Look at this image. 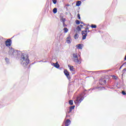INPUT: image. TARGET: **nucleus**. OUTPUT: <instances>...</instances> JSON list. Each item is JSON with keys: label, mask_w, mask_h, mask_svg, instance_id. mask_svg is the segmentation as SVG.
Masks as SVG:
<instances>
[{"label": "nucleus", "mask_w": 126, "mask_h": 126, "mask_svg": "<svg viewBox=\"0 0 126 126\" xmlns=\"http://www.w3.org/2000/svg\"><path fill=\"white\" fill-rule=\"evenodd\" d=\"M29 63V59L26 54H23L21 58V64L23 66H26Z\"/></svg>", "instance_id": "f257e3e1"}, {"label": "nucleus", "mask_w": 126, "mask_h": 126, "mask_svg": "<svg viewBox=\"0 0 126 126\" xmlns=\"http://www.w3.org/2000/svg\"><path fill=\"white\" fill-rule=\"evenodd\" d=\"M83 99H84V97L81 95L78 96L76 99L74 101L75 104H80V103L83 101Z\"/></svg>", "instance_id": "f03ea898"}, {"label": "nucleus", "mask_w": 126, "mask_h": 126, "mask_svg": "<svg viewBox=\"0 0 126 126\" xmlns=\"http://www.w3.org/2000/svg\"><path fill=\"white\" fill-rule=\"evenodd\" d=\"M73 60L75 63H81L80 60L79 59L78 60V57L77 56V54H73Z\"/></svg>", "instance_id": "7ed1b4c3"}, {"label": "nucleus", "mask_w": 126, "mask_h": 126, "mask_svg": "<svg viewBox=\"0 0 126 126\" xmlns=\"http://www.w3.org/2000/svg\"><path fill=\"white\" fill-rule=\"evenodd\" d=\"M82 35L83 36L82 39L85 40V39H86V37L87 36V31H83L82 32Z\"/></svg>", "instance_id": "20e7f679"}, {"label": "nucleus", "mask_w": 126, "mask_h": 126, "mask_svg": "<svg viewBox=\"0 0 126 126\" xmlns=\"http://www.w3.org/2000/svg\"><path fill=\"white\" fill-rule=\"evenodd\" d=\"M66 43H67V44H70V43H71V37H70V35H69L66 38Z\"/></svg>", "instance_id": "39448f33"}, {"label": "nucleus", "mask_w": 126, "mask_h": 126, "mask_svg": "<svg viewBox=\"0 0 126 126\" xmlns=\"http://www.w3.org/2000/svg\"><path fill=\"white\" fill-rule=\"evenodd\" d=\"M64 73L68 79H69V73L67 70H64Z\"/></svg>", "instance_id": "423d86ee"}, {"label": "nucleus", "mask_w": 126, "mask_h": 126, "mask_svg": "<svg viewBox=\"0 0 126 126\" xmlns=\"http://www.w3.org/2000/svg\"><path fill=\"white\" fill-rule=\"evenodd\" d=\"M76 47L77 49H80V50H82V48H83V44H79L76 45Z\"/></svg>", "instance_id": "0eeeda50"}, {"label": "nucleus", "mask_w": 126, "mask_h": 126, "mask_svg": "<svg viewBox=\"0 0 126 126\" xmlns=\"http://www.w3.org/2000/svg\"><path fill=\"white\" fill-rule=\"evenodd\" d=\"M11 42V41H10V40H6L5 42L6 46H7V47H9L10 46V45H11V44L10 43Z\"/></svg>", "instance_id": "6e6552de"}, {"label": "nucleus", "mask_w": 126, "mask_h": 126, "mask_svg": "<svg viewBox=\"0 0 126 126\" xmlns=\"http://www.w3.org/2000/svg\"><path fill=\"white\" fill-rule=\"evenodd\" d=\"M71 123V122H70V120H69V119L67 120L65 123V126H69L70 125Z\"/></svg>", "instance_id": "1a4fd4ad"}, {"label": "nucleus", "mask_w": 126, "mask_h": 126, "mask_svg": "<svg viewBox=\"0 0 126 126\" xmlns=\"http://www.w3.org/2000/svg\"><path fill=\"white\" fill-rule=\"evenodd\" d=\"M68 67H69V69L71 71H74V68H73V66L68 65Z\"/></svg>", "instance_id": "9d476101"}, {"label": "nucleus", "mask_w": 126, "mask_h": 126, "mask_svg": "<svg viewBox=\"0 0 126 126\" xmlns=\"http://www.w3.org/2000/svg\"><path fill=\"white\" fill-rule=\"evenodd\" d=\"M61 22H63V24H64V22L65 21V19L63 17H62L61 19Z\"/></svg>", "instance_id": "9b49d317"}, {"label": "nucleus", "mask_w": 126, "mask_h": 126, "mask_svg": "<svg viewBox=\"0 0 126 126\" xmlns=\"http://www.w3.org/2000/svg\"><path fill=\"white\" fill-rule=\"evenodd\" d=\"M9 53L11 55H14V50L12 49L9 51Z\"/></svg>", "instance_id": "f8f14e48"}, {"label": "nucleus", "mask_w": 126, "mask_h": 126, "mask_svg": "<svg viewBox=\"0 0 126 126\" xmlns=\"http://www.w3.org/2000/svg\"><path fill=\"white\" fill-rule=\"evenodd\" d=\"M55 67H56V68H59V67H60V64H59V63H58V62H57L56 63H55Z\"/></svg>", "instance_id": "ddd939ff"}, {"label": "nucleus", "mask_w": 126, "mask_h": 126, "mask_svg": "<svg viewBox=\"0 0 126 126\" xmlns=\"http://www.w3.org/2000/svg\"><path fill=\"white\" fill-rule=\"evenodd\" d=\"M53 13H57V12H58V9H57V8H54L53 9Z\"/></svg>", "instance_id": "4468645a"}, {"label": "nucleus", "mask_w": 126, "mask_h": 126, "mask_svg": "<svg viewBox=\"0 0 126 126\" xmlns=\"http://www.w3.org/2000/svg\"><path fill=\"white\" fill-rule=\"evenodd\" d=\"M63 30L64 31V33H67V32H68V29L66 28H64Z\"/></svg>", "instance_id": "2eb2a0df"}, {"label": "nucleus", "mask_w": 126, "mask_h": 126, "mask_svg": "<svg viewBox=\"0 0 126 126\" xmlns=\"http://www.w3.org/2000/svg\"><path fill=\"white\" fill-rule=\"evenodd\" d=\"M81 4V1H78L76 3V6H79Z\"/></svg>", "instance_id": "dca6fc26"}, {"label": "nucleus", "mask_w": 126, "mask_h": 126, "mask_svg": "<svg viewBox=\"0 0 126 126\" xmlns=\"http://www.w3.org/2000/svg\"><path fill=\"white\" fill-rule=\"evenodd\" d=\"M74 39H75V40L78 39V34L76 33L75 34V35L74 36Z\"/></svg>", "instance_id": "f3484780"}, {"label": "nucleus", "mask_w": 126, "mask_h": 126, "mask_svg": "<svg viewBox=\"0 0 126 126\" xmlns=\"http://www.w3.org/2000/svg\"><path fill=\"white\" fill-rule=\"evenodd\" d=\"M69 105H73V101L72 100H70L69 101Z\"/></svg>", "instance_id": "a211bd4d"}, {"label": "nucleus", "mask_w": 126, "mask_h": 126, "mask_svg": "<svg viewBox=\"0 0 126 126\" xmlns=\"http://www.w3.org/2000/svg\"><path fill=\"white\" fill-rule=\"evenodd\" d=\"M75 106H72L70 107V112H71V111H72V110H73V109H74Z\"/></svg>", "instance_id": "6ab92c4d"}, {"label": "nucleus", "mask_w": 126, "mask_h": 126, "mask_svg": "<svg viewBox=\"0 0 126 126\" xmlns=\"http://www.w3.org/2000/svg\"><path fill=\"white\" fill-rule=\"evenodd\" d=\"M76 30H77V31H81V28H80V27L78 26V27L76 28Z\"/></svg>", "instance_id": "aec40b11"}, {"label": "nucleus", "mask_w": 126, "mask_h": 126, "mask_svg": "<svg viewBox=\"0 0 126 126\" xmlns=\"http://www.w3.org/2000/svg\"><path fill=\"white\" fill-rule=\"evenodd\" d=\"M91 27H92V28H96L97 27V26L95 25H92Z\"/></svg>", "instance_id": "412c9836"}, {"label": "nucleus", "mask_w": 126, "mask_h": 126, "mask_svg": "<svg viewBox=\"0 0 126 126\" xmlns=\"http://www.w3.org/2000/svg\"><path fill=\"white\" fill-rule=\"evenodd\" d=\"M5 61L7 63H9V59L6 58L5 59Z\"/></svg>", "instance_id": "4be33fe9"}, {"label": "nucleus", "mask_w": 126, "mask_h": 126, "mask_svg": "<svg viewBox=\"0 0 126 126\" xmlns=\"http://www.w3.org/2000/svg\"><path fill=\"white\" fill-rule=\"evenodd\" d=\"M76 24L79 25V24H80V22L78 20H76Z\"/></svg>", "instance_id": "5701e85b"}, {"label": "nucleus", "mask_w": 126, "mask_h": 126, "mask_svg": "<svg viewBox=\"0 0 126 126\" xmlns=\"http://www.w3.org/2000/svg\"><path fill=\"white\" fill-rule=\"evenodd\" d=\"M52 1L54 4H56L57 3V0H52Z\"/></svg>", "instance_id": "b1692460"}, {"label": "nucleus", "mask_w": 126, "mask_h": 126, "mask_svg": "<svg viewBox=\"0 0 126 126\" xmlns=\"http://www.w3.org/2000/svg\"><path fill=\"white\" fill-rule=\"evenodd\" d=\"M112 78L113 79H117V76H115V75H113L112 76Z\"/></svg>", "instance_id": "393cba45"}, {"label": "nucleus", "mask_w": 126, "mask_h": 126, "mask_svg": "<svg viewBox=\"0 0 126 126\" xmlns=\"http://www.w3.org/2000/svg\"><path fill=\"white\" fill-rule=\"evenodd\" d=\"M122 94H123V95H126V92H125V91H122Z\"/></svg>", "instance_id": "a878e982"}, {"label": "nucleus", "mask_w": 126, "mask_h": 126, "mask_svg": "<svg viewBox=\"0 0 126 126\" xmlns=\"http://www.w3.org/2000/svg\"><path fill=\"white\" fill-rule=\"evenodd\" d=\"M78 19H80V15L79 14H78Z\"/></svg>", "instance_id": "bb28decb"}, {"label": "nucleus", "mask_w": 126, "mask_h": 126, "mask_svg": "<svg viewBox=\"0 0 126 126\" xmlns=\"http://www.w3.org/2000/svg\"><path fill=\"white\" fill-rule=\"evenodd\" d=\"M51 64H52V65H53L54 66H55L56 63H52Z\"/></svg>", "instance_id": "cd10ccee"}, {"label": "nucleus", "mask_w": 126, "mask_h": 126, "mask_svg": "<svg viewBox=\"0 0 126 126\" xmlns=\"http://www.w3.org/2000/svg\"><path fill=\"white\" fill-rule=\"evenodd\" d=\"M70 5L69 4H67L65 5V6H70Z\"/></svg>", "instance_id": "c85d7f7f"}, {"label": "nucleus", "mask_w": 126, "mask_h": 126, "mask_svg": "<svg viewBox=\"0 0 126 126\" xmlns=\"http://www.w3.org/2000/svg\"><path fill=\"white\" fill-rule=\"evenodd\" d=\"M89 30V28H87L86 29V31H87V30Z\"/></svg>", "instance_id": "c756f323"}, {"label": "nucleus", "mask_w": 126, "mask_h": 126, "mask_svg": "<svg viewBox=\"0 0 126 126\" xmlns=\"http://www.w3.org/2000/svg\"><path fill=\"white\" fill-rule=\"evenodd\" d=\"M80 27H83V26L81 25H80Z\"/></svg>", "instance_id": "7c9ffc66"}, {"label": "nucleus", "mask_w": 126, "mask_h": 126, "mask_svg": "<svg viewBox=\"0 0 126 126\" xmlns=\"http://www.w3.org/2000/svg\"><path fill=\"white\" fill-rule=\"evenodd\" d=\"M124 70H126V68H125V69H124Z\"/></svg>", "instance_id": "2f4dec72"}, {"label": "nucleus", "mask_w": 126, "mask_h": 126, "mask_svg": "<svg viewBox=\"0 0 126 126\" xmlns=\"http://www.w3.org/2000/svg\"><path fill=\"white\" fill-rule=\"evenodd\" d=\"M88 32H90V31H88Z\"/></svg>", "instance_id": "473e14b6"}, {"label": "nucleus", "mask_w": 126, "mask_h": 126, "mask_svg": "<svg viewBox=\"0 0 126 126\" xmlns=\"http://www.w3.org/2000/svg\"><path fill=\"white\" fill-rule=\"evenodd\" d=\"M122 66H121L120 67V68H122Z\"/></svg>", "instance_id": "72a5a7b5"}, {"label": "nucleus", "mask_w": 126, "mask_h": 126, "mask_svg": "<svg viewBox=\"0 0 126 126\" xmlns=\"http://www.w3.org/2000/svg\"><path fill=\"white\" fill-rule=\"evenodd\" d=\"M71 112L70 111H69V112L68 113H70Z\"/></svg>", "instance_id": "f704fd0d"}]
</instances>
